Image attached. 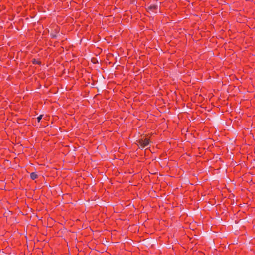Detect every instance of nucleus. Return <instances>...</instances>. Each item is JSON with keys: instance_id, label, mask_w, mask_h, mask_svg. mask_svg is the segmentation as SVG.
<instances>
[{"instance_id": "nucleus-4", "label": "nucleus", "mask_w": 255, "mask_h": 255, "mask_svg": "<svg viewBox=\"0 0 255 255\" xmlns=\"http://www.w3.org/2000/svg\"><path fill=\"white\" fill-rule=\"evenodd\" d=\"M42 115H40L39 116H38L37 117V121H38V122H39L40 121V120L42 119Z\"/></svg>"}, {"instance_id": "nucleus-5", "label": "nucleus", "mask_w": 255, "mask_h": 255, "mask_svg": "<svg viewBox=\"0 0 255 255\" xmlns=\"http://www.w3.org/2000/svg\"><path fill=\"white\" fill-rule=\"evenodd\" d=\"M51 36L53 37V38H55L57 37V35L55 33H51Z\"/></svg>"}, {"instance_id": "nucleus-2", "label": "nucleus", "mask_w": 255, "mask_h": 255, "mask_svg": "<svg viewBox=\"0 0 255 255\" xmlns=\"http://www.w3.org/2000/svg\"><path fill=\"white\" fill-rule=\"evenodd\" d=\"M148 11L149 12H155L157 13V10L158 9V5L154 4H151L147 6V8Z\"/></svg>"}, {"instance_id": "nucleus-1", "label": "nucleus", "mask_w": 255, "mask_h": 255, "mask_svg": "<svg viewBox=\"0 0 255 255\" xmlns=\"http://www.w3.org/2000/svg\"><path fill=\"white\" fill-rule=\"evenodd\" d=\"M138 142V145L141 148H145L149 144V141L147 138L139 139Z\"/></svg>"}, {"instance_id": "nucleus-3", "label": "nucleus", "mask_w": 255, "mask_h": 255, "mask_svg": "<svg viewBox=\"0 0 255 255\" xmlns=\"http://www.w3.org/2000/svg\"><path fill=\"white\" fill-rule=\"evenodd\" d=\"M37 177V175L35 172H32L30 174V177L32 179H35Z\"/></svg>"}]
</instances>
